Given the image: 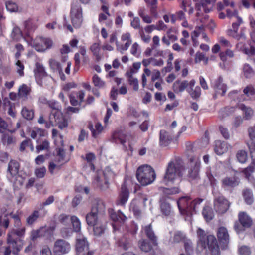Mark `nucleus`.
Segmentation results:
<instances>
[{"label": "nucleus", "mask_w": 255, "mask_h": 255, "mask_svg": "<svg viewBox=\"0 0 255 255\" xmlns=\"http://www.w3.org/2000/svg\"><path fill=\"white\" fill-rule=\"evenodd\" d=\"M5 5L7 10L10 12L18 11V7L15 2L12 1H8L6 2Z\"/></svg>", "instance_id": "55"}, {"label": "nucleus", "mask_w": 255, "mask_h": 255, "mask_svg": "<svg viewBox=\"0 0 255 255\" xmlns=\"http://www.w3.org/2000/svg\"><path fill=\"white\" fill-rule=\"evenodd\" d=\"M193 148V146L191 144L189 145L186 144L185 153L189 162L188 177L191 179L195 180L199 177L200 161L199 158L194 156Z\"/></svg>", "instance_id": "4"}, {"label": "nucleus", "mask_w": 255, "mask_h": 255, "mask_svg": "<svg viewBox=\"0 0 255 255\" xmlns=\"http://www.w3.org/2000/svg\"><path fill=\"white\" fill-rule=\"evenodd\" d=\"M19 163L15 160H11L8 166V171L10 174L14 177L18 173L19 169Z\"/></svg>", "instance_id": "32"}, {"label": "nucleus", "mask_w": 255, "mask_h": 255, "mask_svg": "<svg viewBox=\"0 0 255 255\" xmlns=\"http://www.w3.org/2000/svg\"><path fill=\"white\" fill-rule=\"evenodd\" d=\"M71 20L73 26L79 27L83 21L82 8L78 4H73L71 10Z\"/></svg>", "instance_id": "12"}, {"label": "nucleus", "mask_w": 255, "mask_h": 255, "mask_svg": "<svg viewBox=\"0 0 255 255\" xmlns=\"http://www.w3.org/2000/svg\"><path fill=\"white\" fill-rule=\"evenodd\" d=\"M70 221L72 224L73 229L75 232H79L81 229V223L77 217L72 216Z\"/></svg>", "instance_id": "51"}, {"label": "nucleus", "mask_w": 255, "mask_h": 255, "mask_svg": "<svg viewBox=\"0 0 255 255\" xmlns=\"http://www.w3.org/2000/svg\"><path fill=\"white\" fill-rule=\"evenodd\" d=\"M93 231L94 234L97 236H99L103 234L105 229V224L102 223L101 221L97 222L93 226Z\"/></svg>", "instance_id": "43"}, {"label": "nucleus", "mask_w": 255, "mask_h": 255, "mask_svg": "<svg viewBox=\"0 0 255 255\" xmlns=\"http://www.w3.org/2000/svg\"><path fill=\"white\" fill-rule=\"evenodd\" d=\"M160 190L162 191L163 194L164 196L163 197H164L165 199L166 196H167V198H169V195L178 194L180 191L179 188L178 187H174L171 188L160 187Z\"/></svg>", "instance_id": "34"}, {"label": "nucleus", "mask_w": 255, "mask_h": 255, "mask_svg": "<svg viewBox=\"0 0 255 255\" xmlns=\"http://www.w3.org/2000/svg\"><path fill=\"white\" fill-rule=\"evenodd\" d=\"M239 183V179L235 175L226 176L221 180V187L225 190H229L236 187Z\"/></svg>", "instance_id": "14"}, {"label": "nucleus", "mask_w": 255, "mask_h": 255, "mask_svg": "<svg viewBox=\"0 0 255 255\" xmlns=\"http://www.w3.org/2000/svg\"><path fill=\"white\" fill-rule=\"evenodd\" d=\"M197 234L199 238L197 242L198 251H202L208 247L212 255H219V247L214 236H206L205 231L200 228L197 230Z\"/></svg>", "instance_id": "3"}, {"label": "nucleus", "mask_w": 255, "mask_h": 255, "mask_svg": "<svg viewBox=\"0 0 255 255\" xmlns=\"http://www.w3.org/2000/svg\"><path fill=\"white\" fill-rule=\"evenodd\" d=\"M184 248L187 255H191L193 252L192 243L190 240H187L184 242ZM179 255H185L184 254H181Z\"/></svg>", "instance_id": "59"}, {"label": "nucleus", "mask_w": 255, "mask_h": 255, "mask_svg": "<svg viewBox=\"0 0 255 255\" xmlns=\"http://www.w3.org/2000/svg\"><path fill=\"white\" fill-rule=\"evenodd\" d=\"M7 243L9 247L12 249V253L15 255H18V252L23 247V241L22 240L15 238V237H11L7 235Z\"/></svg>", "instance_id": "15"}, {"label": "nucleus", "mask_w": 255, "mask_h": 255, "mask_svg": "<svg viewBox=\"0 0 255 255\" xmlns=\"http://www.w3.org/2000/svg\"><path fill=\"white\" fill-rule=\"evenodd\" d=\"M121 40L122 44H120L116 41L117 50L123 53L124 51L127 50L132 43L130 35L129 33H126L122 35Z\"/></svg>", "instance_id": "18"}, {"label": "nucleus", "mask_w": 255, "mask_h": 255, "mask_svg": "<svg viewBox=\"0 0 255 255\" xmlns=\"http://www.w3.org/2000/svg\"><path fill=\"white\" fill-rule=\"evenodd\" d=\"M202 215L205 220L207 221H210L214 218V215L211 207L209 206H205L202 211Z\"/></svg>", "instance_id": "40"}, {"label": "nucleus", "mask_w": 255, "mask_h": 255, "mask_svg": "<svg viewBox=\"0 0 255 255\" xmlns=\"http://www.w3.org/2000/svg\"><path fill=\"white\" fill-rule=\"evenodd\" d=\"M238 220L234 225V229L238 233L242 232L246 229L250 228L253 224V220L245 212H240L238 215Z\"/></svg>", "instance_id": "7"}, {"label": "nucleus", "mask_w": 255, "mask_h": 255, "mask_svg": "<svg viewBox=\"0 0 255 255\" xmlns=\"http://www.w3.org/2000/svg\"><path fill=\"white\" fill-rule=\"evenodd\" d=\"M93 83L95 86L99 88H102L105 85V82L96 74L93 77Z\"/></svg>", "instance_id": "62"}, {"label": "nucleus", "mask_w": 255, "mask_h": 255, "mask_svg": "<svg viewBox=\"0 0 255 255\" xmlns=\"http://www.w3.org/2000/svg\"><path fill=\"white\" fill-rule=\"evenodd\" d=\"M185 172V167L182 159L175 157L168 163L162 182L168 185L173 184L178 178H182Z\"/></svg>", "instance_id": "1"}, {"label": "nucleus", "mask_w": 255, "mask_h": 255, "mask_svg": "<svg viewBox=\"0 0 255 255\" xmlns=\"http://www.w3.org/2000/svg\"><path fill=\"white\" fill-rule=\"evenodd\" d=\"M253 37L252 34L251 35V40L249 41V47H243V51L244 53L249 56H253L255 55V35Z\"/></svg>", "instance_id": "30"}, {"label": "nucleus", "mask_w": 255, "mask_h": 255, "mask_svg": "<svg viewBox=\"0 0 255 255\" xmlns=\"http://www.w3.org/2000/svg\"><path fill=\"white\" fill-rule=\"evenodd\" d=\"M35 74L36 77H39L40 78L46 76V73L45 69L40 63H36V69L34 70Z\"/></svg>", "instance_id": "48"}, {"label": "nucleus", "mask_w": 255, "mask_h": 255, "mask_svg": "<svg viewBox=\"0 0 255 255\" xmlns=\"http://www.w3.org/2000/svg\"><path fill=\"white\" fill-rule=\"evenodd\" d=\"M95 182L97 184V185L101 189V190H106L107 189H104L102 188L101 185V184L104 183V177L102 175V171H99L97 173V175L95 177Z\"/></svg>", "instance_id": "56"}, {"label": "nucleus", "mask_w": 255, "mask_h": 255, "mask_svg": "<svg viewBox=\"0 0 255 255\" xmlns=\"http://www.w3.org/2000/svg\"><path fill=\"white\" fill-rule=\"evenodd\" d=\"M196 2L195 8L197 10L196 16L200 17H203L200 19L202 23L201 26L204 27H208L210 29H213L215 27V24L212 20L209 19V16L207 14L203 15L202 11L205 13L210 12L216 1V0H193Z\"/></svg>", "instance_id": "2"}, {"label": "nucleus", "mask_w": 255, "mask_h": 255, "mask_svg": "<svg viewBox=\"0 0 255 255\" xmlns=\"http://www.w3.org/2000/svg\"><path fill=\"white\" fill-rule=\"evenodd\" d=\"M98 213V208L97 205L93 206L91 209V211L87 214L86 219L87 224L90 226H93L97 222H99L97 215Z\"/></svg>", "instance_id": "23"}, {"label": "nucleus", "mask_w": 255, "mask_h": 255, "mask_svg": "<svg viewBox=\"0 0 255 255\" xmlns=\"http://www.w3.org/2000/svg\"><path fill=\"white\" fill-rule=\"evenodd\" d=\"M129 196V191L125 184L121 187V192L119 195L117 204L124 205L128 201Z\"/></svg>", "instance_id": "28"}, {"label": "nucleus", "mask_w": 255, "mask_h": 255, "mask_svg": "<svg viewBox=\"0 0 255 255\" xmlns=\"http://www.w3.org/2000/svg\"><path fill=\"white\" fill-rule=\"evenodd\" d=\"M71 249L69 243L63 239H57L54 244V255H63L67 254Z\"/></svg>", "instance_id": "11"}, {"label": "nucleus", "mask_w": 255, "mask_h": 255, "mask_svg": "<svg viewBox=\"0 0 255 255\" xmlns=\"http://www.w3.org/2000/svg\"><path fill=\"white\" fill-rule=\"evenodd\" d=\"M76 250L77 255H93V252L89 251V245L86 239L81 235L77 238Z\"/></svg>", "instance_id": "9"}, {"label": "nucleus", "mask_w": 255, "mask_h": 255, "mask_svg": "<svg viewBox=\"0 0 255 255\" xmlns=\"http://www.w3.org/2000/svg\"><path fill=\"white\" fill-rule=\"evenodd\" d=\"M172 138L165 130L162 129L160 131L159 144L161 146L166 147L171 142Z\"/></svg>", "instance_id": "25"}, {"label": "nucleus", "mask_w": 255, "mask_h": 255, "mask_svg": "<svg viewBox=\"0 0 255 255\" xmlns=\"http://www.w3.org/2000/svg\"><path fill=\"white\" fill-rule=\"evenodd\" d=\"M17 229H11L7 235H10L11 237H14L15 235L21 237L25 235L26 228L25 227H22L21 228H17Z\"/></svg>", "instance_id": "42"}, {"label": "nucleus", "mask_w": 255, "mask_h": 255, "mask_svg": "<svg viewBox=\"0 0 255 255\" xmlns=\"http://www.w3.org/2000/svg\"><path fill=\"white\" fill-rule=\"evenodd\" d=\"M160 202V209L162 214L165 216H170L172 212L170 204L166 202L164 197L162 198Z\"/></svg>", "instance_id": "31"}, {"label": "nucleus", "mask_w": 255, "mask_h": 255, "mask_svg": "<svg viewBox=\"0 0 255 255\" xmlns=\"http://www.w3.org/2000/svg\"><path fill=\"white\" fill-rule=\"evenodd\" d=\"M110 217L114 221H124L127 219L124 214L120 211H119L117 214L116 213H111Z\"/></svg>", "instance_id": "52"}, {"label": "nucleus", "mask_w": 255, "mask_h": 255, "mask_svg": "<svg viewBox=\"0 0 255 255\" xmlns=\"http://www.w3.org/2000/svg\"><path fill=\"white\" fill-rule=\"evenodd\" d=\"M148 6L150 7V13L153 17H157V0H144Z\"/></svg>", "instance_id": "33"}, {"label": "nucleus", "mask_w": 255, "mask_h": 255, "mask_svg": "<svg viewBox=\"0 0 255 255\" xmlns=\"http://www.w3.org/2000/svg\"><path fill=\"white\" fill-rule=\"evenodd\" d=\"M243 73L246 78H250L253 75L254 70L249 64L246 63L243 67Z\"/></svg>", "instance_id": "49"}, {"label": "nucleus", "mask_w": 255, "mask_h": 255, "mask_svg": "<svg viewBox=\"0 0 255 255\" xmlns=\"http://www.w3.org/2000/svg\"><path fill=\"white\" fill-rule=\"evenodd\" d=\"M40 209L34 210L26 218V222L28 225L31 226L35 223L38 218L43 217L47 214L46 211H44L42 214L40 213Z\"/></svg>", "instance_id": "22"}, {"label": "nucleus", "mask_w": 255, "mask_h": 255, "mask_svg": "<svg viewBox=\"0 0 255 255\" xmlns=\"http://www.w3.org/2000/svg\"><path fill=\"white\" fill-rule=\"evenodd\" d=\"M255 170V159H252L250 164L247 167L243 169L242 171L243 173L244 174L246 178L249 179L251 174Z\"/></svg>", "instance_id": "38"}, {"label": "nucleus", "mask_w": 255, "mask_h": 255, "mask_svg": "<svg viewBox=\"0 0 255 255\" xmlns=\"http://www.w3.org/2000/svg\"><path fill=\"white\" fill-rule=\"evenodd\" d=\"M21 113L22 117L27 120H32L34 116L33 110L27 107H23Z\"/></svg>", "instance_id": "41"}, {"label": "nucleus", "mask_w": 255, "mask_h": 255, "mask_svg": "<svg viewBox=\"0 0 255 255\" xmlns=\"http://www.w3.org/2000/svg\"><path fill=\"white\" fill-rule=\"evenodd\" d=\"M31 89L26 84H23L20 86L18 89V96L21 98H27V96L29 94Z\"/></svg>", "instance_id": "45"}, {"label": "nucleus", "mask_w": 255, "mask_h": 255, "mask_svg": "<svg viewBox=\"0 0 255 255\" xmlns=\"http://www.w3.org/2000/svg\"><path fill=\"white\" fill-rule=\"evenodd\" d=\"M90 50L93 53V54L95 56L97 61L101 59V56L100 55V44L99 43H94L90 47Z\"/></svg>", "instance_id": "47"}, {"label": "nucleus", "mask_w": 255, "mask_h": 255, "mask_svg": "<svg viewBox=\"0 0 255 255\" xmlns=\"http://www.w3.org/2000/svg\"><path fill=\"white\" fill-rule=\"evenodd\" d=\"M52 119H54L55 124L61 130L67 127L68 125L67 120L64 118L60 111L52 112L49 115V121L51 123H53Z\"/></svg>", "instance_id": "13"}, {"label": "nucleus", "mask_w": 255, "mask_h": 255, "mask_svg": "<svg viewBox=\"0 0 255 255\" xmlns=\"http://www.w3.org/2000/svg\"><path fill=\"white\" fill-rule=\"evenodd\" d=\"M8 216V213H5L2 211L0 212V226H3L5 229L8 228L9 225V219Z\"/></svg>", "instance_id": "46"}, {"label": "nucleus", "mask_w": 255, "mask_h": 255, "mask_svg": "<svg viewBox=\"0 0 255 255\" xmlns=\"http://www.w3.org/2000/svg\"><path fill=\"white\" fill-rule=\"evenodd\" d=\"M144 232L147 239L144 240V252L156 249L158 245V238L155 235L151 224L144 227Z\"/></svg>", "instance_id": "6"}, {"label": "nucleus", "mask_w": 255, "mask_h": 255, "mask_svg": "<svg viewBox=\"0 0 255 255\" xmlns=\"http://www.w3.org/2000/svg\"><path fill=\"white\" fill-rule=\"evenodd\" d=\"M11 38L15 41H19L22 37V33L20 29L17 26L13 28L11 34Z\"/></svg>", "instance_id": "50"}, {"label": "nucleus", "mask_w": 255, "mask_h": 255, "mask_svg": "<svg viewBox=\"0 0 255 255\" xmlns=\"http://www.w3.org/2000/svg\"><path fill=\"white\" fill-rule=\"evenodd\" d=\"M49 63L50 67L53 71L58 72L60 79L64 81L66 79V77L63 72L62 67L60 63L52 59L49 60Z\"/></svg>", "instance_id": "24"}, {"label": "nucleus", "mask_w": 255, "mask_h": 255, "mask_svg": "<svg viewBox=\"0 0 255 255\" xmlns=\"http://www.w3.org/2000/svg\"><path fill=\"white\" fill-rule=\"evenodd\" d=\"M217 236L221 247L226 248L229 242V235L227 229L224 227H219L217 232Z\"/></svg>", "instance_id": "16"}, {"label": "nucleus", "mask_w": 255, "mask_h": 255, "mask_svg": "<svg viewBox=\"0 0 255 255\" xmlns=\"http://www.w3.org/2000/svg\"><path fill=\"white\" fill-rule=\"evenodd\" d=\"M239 109L243 112V118L246 120H251L254 115V111L253 109L244 104H240L238 105Z\"/></svg>", "instance_id": "27"}, {"label": "nucleus", "mask_w": 255, "mask_h": 255, "mask_svg": "<svg viewBox=\"0 0 255 255\" xmlns=\"http://www.w3.org/2000/svg\"><path fill=\"white\" fill-rule=\"evenodd\" d=\"M41 230H42V236L47 238H50L53 234L54 231L55 230V226H51L49 227L42 226L41 227Z\"/></svg>", "instance_id": "44"}, {"label": "nucleus", "mask_w": 255, "mask_h": 255, "mask_svg": "<svg viewBox=\"0 0 255 255\" xmlns=\"http://www.w3.org/2000/svg\"><path fill=\"white\" fill-rule=\"evenodd\" d=\"M242 195L246 204L251 205L253 203V195L251 189H245L243 191Z\"/></svg>", "instance_id": "39"}, {"label": "nucleus", "mask_w": 255, "mask_h": 255, "mask_svg": "<svg viewBox=\"0 0 255 255\" xmlns=\"http://www.w3.org/2000/svg\"><path fill=\"white\" fill-rule=\"evenodd\" d=\"M49 148V142L47 140H44L40 145L36 146V149L37 152L39 153L40 151L48 150Z\"/></svg>", "instance_id": "61"}, {"label": "nucleus", "mask_w": 255, "mask_h": 255, "mask_svg": "<svg viewBox=\"0 0 255 255\" xmlns=\"http://www.w3.org/2000/svg\"><path fill=\"white\" fill-rule=\"evenodd\" d=\"M204 31L203 27L202 26H197L195 30L191 33V39L193 42V44L196 46L198 44L197 38L200 34Z\"/></svg>", "instance_id": "36"}, {"label": "nucleus", "mask_w": 255, "mask_h": 255, "mask_svg": "<svg viewBox=\"0 0 255 255\" xmlns=\"http://www.w3.org/2000/svg\"><path fill=\"white\" fill-rule=\"evenodd\" d=\"M164 64L163 59L160 58L156 59L154 58H150L147 59H144V67L151 65L154 66H161Z\"/></svg>", "instance_id": "37"}, {"label": "nucleus", "mask_w": 255, "mask_h": 255, "mask_svg": "<svg viewBox=\"0 0 255 255\" xmlns=\"http://www.w3.org/2000/svg\"><path fill=\"white\" fill-rule=\"evenodd\" d=\"M52 41L48 38L41 37L36 38L34 40L31 39L30 44L34 47L37 51L42 52L50 48L52 45Z\"/></svg>", "instance_id": "10"}, {"label": "nucleus", "mask_w": 255, "mask_h": 255, "mask_svg": "<svg viewBox=\"0 0 255 255\" xmlns=\"http://www.w3.org/2000/svg\"><path fill=\"white\" fill-rule=\"evenodd\" d=\"M102 175L104 177V183H101V185L103 188L108 189L109 188V182L114 179L116 174L109 167H106L104 170L102 171Z\"/></svg>", "instance_id": "21"}, {"label": "nucleus", "mask_w": 255, "mask_h": 255, "mask_svg": "<svg viewBox=\"0 0 255 255\" xmlns=\"http://www.w3.org/2000/svg\"><path fill=\"white\" fill-rule=\"evenodd\" d=\"M195 83L194 79L190 80L189 87L187 88V91L193 99L198 100L201 95V89L199 86L195 87Z\"/></svg>", "instance_id": "19"}, {"label": "nucleus", "mask_w": 255, "mask_h": 255, "mask_svg": "<svg viewBox=\"0 0 255 255\" xmlns=\"http://www.w3.org/2000/svg\"><path fill=\"white\" fill-rule=\"evenodd\" d=\"M248 132L250 139L252 141H255V124L253 126L249 127Z\"/></svg>", "instance_id": "64"}, {"label": "nucleus", "mask_w": 255, "mask_h": 255, "mask_svg": "<svg viewBox=\"0 0 255 255\" xmlns=\"http://www.w3.org/2000/svg\"><path fill=\"white\" fill-rule=\"evenodd\" d=\"M243 93L247 96H253L255 94V89L253 86L249 85L244 88Z\"/></svg>", "instance_id": "63"}, {"label": "nucleus", "mask_w": 255, "mask_h": 255, "mask_svg": "<svg viewBox=\"0 0 255 255\" xmlns=\"http://www.w3.org/2000/svg\"><path fill=\"white\" fill-rule=\"evenodd\" d=\"M214 150L217 155H222L227 151V144L224 141L217 140L215 142Z\"/></svg>", "instance_id": "29"}, {"label": "nucleus", "mask_w": 255, "mask_h": 255, "mask_svg": "<svg viewBox=\"0 0 255 255\" xmlns=\"http://www.w3.org/2000/svg\"><path fill=\"white\" fill-rule=\"evenodd\" d=\"M141 67V63L140 62L134 63L131 67L129 70L127 71L125 75H133L136 73L138 70Z\"/></svg>", "instance_id": "58"}, {"label": "nucleus", "mask_w": 255, "mask_h": 255, "mask_svg": "<svg viewBox=\"0 0 255 255\" xmlns=\"http://www.w3.org/2000/svg\"><path fill=\"white\" fill-rule=\"evenodd\" d=\"M231 202L223 195L216 197L213 201L214 209L216 213L223 214L229 210Z\"/></svg>", "instance_id": "8"}, {"label": "nucleus", "mask_w": 255, "mask_h": 255, "mask_svg": "<svg viewBox=\"0 0 255 255\" xmlns=\"http://www.w3.org/2000/svg\"><path fill=\"white\" fill-rule=\"evenodd\" d=\"M42 230H41V227L37 230H33L31 232L30 239L32 241H35L38 238L43 237L42 236Z\"/></svg>", "instance_id": "54"}, {"label": "nucleus", "mask_w": 255, "mask_h": 255, "mask_svg": "<svg viewBox=\"0 0 255 255\" xmlns=\"http://www.w3.org/2000/svg\"><path fill=\"white\" fill-rule=\"evenodd\" d=\"M129 85L131 86L135 91H138L139 90V82L137 78L133 75H126Z\"/></svg>", "instance_id": "35"}, {"label": "nucleus", "mask_w": 255, "mask_h": 255, "mask_svg": "<svg viewBox=\"0 0 255 255\" xmlns=\"http://www.w3.org/2000/svg\"><path fill=\"white\" fill-rule=\"evenodd\" d=\"M136 177L140 185H143V165L140 166L136 171Z\"/></svg>", "instance_id": "57"}, {"label": "nucleus", "mask_w": 255, "mask_h": 255, "mask_svg": "<svg viewBox=\"0 0 255 255\" xmlns=\"http://www.w3.org/2000/svg\"><path fill=\"white\" fill-rule=\"evenodd\" d=\"M156 173L153 168L144 164V186L151 184L156 178Z\"/></svg>", "instance_id": "20"}, {"label": "nucleus", "mask_w": 255, "mask_h": 255, "mask_svg": "<svg viewBox=\"0 0 255 255\" xmlns=\"http://www.w3.org/2000/svg\"><path fill=\"white\" fill-rule=\"evenodd\" d=\"M236 157L239 162L245 163L247 160V153L243 150H239L236 154Z\"/></svg>", "instance_id": "53"}, {"label": "nucleus", "mask_w": 255, "mask_h": 255, "mask_svg": "<svg viewBox=\"0 0 255 255\" xmlns=\"http://www.w3.org/2000/svg\"><path fill=\"white\" fill-rule=\"evenodd\" d=\"M57 151V156L58 157V159L56 160L55 161L56 162L61 163L63 164L64 162H66L65 160V152L63 148H59Z\"/></svg>", "instance_id": "60"}, {"label": "nucleus", "mask_w": 255, "mask_h": 255, "mask_svg": "<svg viewBox=\"0 0 255 255\" xmlns=\"http://www.w3.org/2000/svg\"><path fill=\"white\" fill-rule=\"evenodd\" d=\"M203 201V199L199 198L191 201L189 197H182L177 201V204L182 214L190 215L196 213V208Z\"/></svg>", "instance_id": "5"}, {"label": "nucleus", "mask_w": 255, "mask_h": 255, "mask_svg": "<svg viewBox=\"0 0 255 255\" xmlns=\"http://www.w3.org/2000/svg\"><path fill=\"white\" fill-rule=\"evenodd\" d=\"M212 87L217 94L224 96L227 90V86L223 83L222 76H219L212 83Z\"/></svg>", "instance_id": "17"}, {"label": "nucleus", "mask_w": 255, "mask_h": 255, "mask_svg": "<svg viewBox=\"0 0 255 255\" xmlns=\"http://www.w3.org/2000/svg\"><path fill=\"white\" fill-rule=\"evenodd\" d=\"M189 87V82L187 80L181 81L179 80L176 81L173 84V89L175 93L183 92L187 90Z\"/></svg>", "instance_id": "26"}]
</instances>
